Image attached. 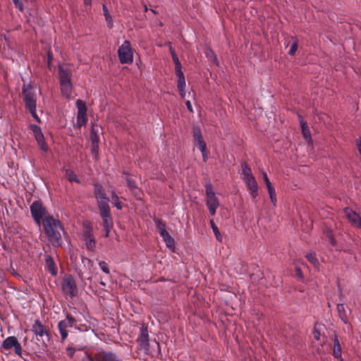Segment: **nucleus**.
Instances as JSON below:
<instances>
[{"instance_id": "obj_1", "label": "nucleus", "mask_w": 361, "mask_h": 361, "mask_svg": "<svg viewBox=\"0 0 361 361\" xmlns=\"http://www.w3.org/2000/svg\"><path fill=\"white\" fill-rule=\"evenodd\" d=\"M43 226L47 237L49 240L61 245V231H63L61 223L51 216H45L42 221Z\"/></svg>"}, {"instance_id": "obj_2", "label": "nucleus", "mask_w": 361, "mask_h": 361, "mask_svg": "<svg viewBox=\"0 0 361 361\" xmlns=\"http://www.w3.org/2000/svg\"><path fill=\"white\" fill-rule=\"evenodd\" d=\"M23 94L24 96V101L25 102L26 107L30 112L32 116L37 122H39V118L38 117L36 112L37 98L34 87L30 84H28L27 85L24 84L23 87Z\"/></svg>"}, {"instance_id": "obj_3", "label": "nucleus", "mask_w": 361, "mask_h": 361, "mask_svg": "<svg viewBox=\"0 0 361 361\" xmlns=\"http://www.w3.org/2000/svg\"><path fill=\"white\" fill-rule=\"evenodd\" d=\"M240 176L250 191L251 196L255 198L258 195V185L252 173L251 169L245 163L241 164Z\"/></svg>"}, {"instance_id": "obj_4", "label": "nucleus", "mask_w": 361, "mask_h": 361, "mask_svg": "<svg viewBox=\"0 0 361 361\" xmlns=\"http://www.w3.org/2000/svg\"><path fill=\"white\" fill-rule=\"evenodd\" d=\"M59 75L61 93L66 98H69L72 92L71 73L64 66H60Z\"/></svg>"}, {"instance_id": "obj_5", "label": "nucleus", "mask_w": 361, "mask_h": 361, "mask_svg": "<svg viewBox=\"0 0 361 361\" xmlns=\"http://www.w3.org/2000/svg\"><path fill=\"white\" fill-rule=\"evenodd\" d=\"M205 195L207 197L206 204L211 216H214L217 208L219 207V201L213 190V185L210 181L204 184Z\"/></svg>"}, {"instance_id": "obj_6", "label": "nucleus", "mask_w": 361, "mask_h": 361, "mask_svg": "<svg viewBox=\"0 0 361 361\" xmlns=\"http://www.w3.org/2000/svg\"><path fill=\"white\" fill-rule=\"evenodd\" d=\"M82 361H119L117 356L111 351H98L94 355L84 352Z\"/></svg>"}, {"instance_id": "obj_7", "label": "nucleus", "mask_w": 361, "mask_h": 361, "mask_svg": "<svg viewBox=\"0 0 361 361\" xmlns=\"http://www.w3.org/2000/svg\"><path fill=\"white\" fill-rule=\"evenodd\" d=\"M31 331L33 332L36 338L42 342L43 347H47V341H49V333L46 327L40 322L39 320H36L32 326Z\"/></svg>"}, {"instance_id": "obj_8", "label": "nucleus", "mask_w": 361, "mask_h": 361, "mask_svg": "<svg viewBox=\"0 0 361 361\" xmlns=\"http://www.w3.org/2000/svg\"><path fill=\"white\" fill-rule=\"evenodd\" d=\"M118 55L121 63H131L133 61V51L131 48L130 43L128 40L119 47L118 50Z\"/></svg>"}, {"instance_id": "obj_9", "label": "nucleus", "mask_w": 361, "mask_h": 361, "mask_svg": "<svg viewBox=\"0 0 361 361\" xmlns=\"http://www.w3.org/2000/svg\"><path fill=\"white\" fill-rule=\"evenodd\" d=\"M62 291L71 298L75 297L78 293L75 281L71 275H66L62 281Z\"/></svg>"}, {"instance_id": "obj_10", "label": "nucleus", "mask_w": 361, "mask_h": 361, "mask_svg": "<svg viewBox=\"0 0 361 361\" xmlns=\"http://www.w3.org/2000/svg\"><path fill=\"white\" fill-rule=\"evenodd\" d=\"M75 104L78 108L77 126L81 127L86 125L87 122V108L85 104L80 99H78Z\"/></svg>"}, {"instance_id": "obj_11", "label": "nucleus", "mask_w": 361, "mask_h": 361, "mask_svg": "<svg viewBox=\"0 0 361 361\" xmlns=\"http://www.w3.org/2000/svg\"><path fill=\"white\" fill-rule=\"evenodd\" d=\"M2 348H4L5 350H10L12 348H14L15 353L19 355L22 356V347L20 343L18 342L17 338L13 336H8L7 337L2 343L1 345Z\"/></svg>"}, {"instance_id": "obj_12", "label": "nucleus", "mask_w": 361, "mask_h": 361, "mask_svg": "<svg viewBox=\"0 0 361 361\" xmlns=\"http://www.w3.org/2000/svg\"><path fill=\"white\" fill-rule=\"evenodd\" d=\"M30 212L36 223L39 225L46 209L39 202L36 201L31 204Z\"/></svg>"}, {"instance_id": "obj_13", "label": "nucleus", "mask_w": 361, "mask_h": 361, "mask_svg": "<svg viewBox=\"0 0 361 361\" xmlns=\"http://www.w3.org/2000/svg\"><path fill=\"white\" fill-rule=\"evenodd\" d=\"M75 319L70 315H67L65 319L61 320V322H59L58 328L62 341H64L68 336L67 329L72 327L75 324Z\"/></svg>"}, {"instance_id": "obj_14", "label": "nucleus", "mask_w": 361, "mask_h": 361, "mask_svg": "<svg viewBox=\"0 0 361 361\" xmlns=\"http://www.w3.org/2000/svg\"><path fill=\"white\" fill-rule=\"evenodd\" d=\"M30 128L40 149L47 152L49 148L45 142L41 128L37 125L32 124L30 126Z\"/></svg>"}, {"instance_id": "obj_15", "label": "nucleus", "mask_w": 361, "mask_h": 361, "mask_svg": "<svg viewBox=\"0 0 361 361\" xmlns=\"http://www.w3.org/2000/svg\"><path fill=\"white\" fill-rule=\"evenodd\" d=\"M343 212L353 226L361 228V217L357 213L348 207L345 208Z\"/></svg>"}, {"instance_id": "obj_16", "label": "nucleus", "mask_w": 361, "mask_h": 361, "mask_svg": "<svg viewBox=\"0 0 361 361\" xmlns=\"http://www.w3.org/2000/svg\"><path fill=\"white\" fill-rule=\"evenodd\" d=\"M109 198L97 200L99 214L102 219L111 218L110 215V207L109 205Z\"/></svg>"}, {"instance_id": "obj_17", "label": "nucleus", "mask_w": 361, "mask_h": 361, "mask_svg": "<svg viewBox=\"0 0 361 361\" xmlns=\"http://www.w3.org/2000/svg\"><path fill=\"white\" fill-rule=\"evenodd\" d=\"M84 240L86 243L87 248L90 250H94L95 247V238L92 234L90 226H87L83 234Z\"/></svg>"}, {"instance_id": "obj_18", "label": "nucleus", "mask_w": 361, "mask_h": 361, "mask_svg": "<svg viewBox=\"0 0 361 361\" xmlns=\"http://www.w3.org/2000/svg\"><path fill=\"white\" fill-rule=\"evenodd\" d=\"M137 342L142 349L144 350H149V334L147 328L142 327L140 334L137 338Z\"/></svg>"}, {"instance_id": "obj_19", "label": "nucleus", "mask_w": 361, "mask_h": 361, "mask_svg": "<svg viewBox=\"0 0 361 361\" xmlns=\"http://www.w3.org/2000/svg\"><path fill=\"white\" fill-rule=\"evenodd\" d=\"M193 137L197 147L200 151H203L207 147L205 142L203 140L201 130L197 126H193Z\"/></svg>"}, {"instance_id": "obj_20", "label": "nucleus", "mask_w": 361, "mask_h": 361, "mask_svg": "<svg viewBox=\"0 0 361 361\" xmlns=\"http://www.w3.org/2000/svg\"><path fill=\"white\" fill-rule=\"evenodd\" d=\"M101 127L99 125L93 124L91 129L90 137L92 145H94V147H97V145L99 144V130Z\"/></svg>"}, {"instance_id": "obj_21", "label": "nucleus", "mask_w": 361, "mask_h": 361, "mask_svg": "<svg viewBox=\"0 0 361 361\" xmlns=\"http://www.w3.org/2000/svg\"><path fill=\"white\" fill-rule=\"evenodd\" d=\"M333 341H334L333 355L336 358L339 359V360H341V359H343L341 357L342 348H341V345L340 344L339 340L338 338V336L336 335H335Z\"/></svg>"}, {"instance_id": "obj_22", "label": "nucleus", "mask_w": 361, "mask_h": 361, "mask_svg": "<svg viewBox=\"0 0 361 361\" xmlns=\"http://www.w3.org/2000/svg\"><path fill=\"white\" fill-rule=\"evenodd\" d=\"M300 124H301V130L302 135L305 140L309 142L310 144L312 143V137H311V133L309 130V128L307 125V123L303 121V119L301 118L300 120Z\"/></svg>"}, {"instance_id": "obj_23", "label": "nucleus", "mask_w": 361, "mask_h": 361, "mask_svg": "<svg viewBox=\"0 0 361 361\" xmlns=\"http://www.w3.org/2000/svg\"><path fill=\"white\" fill-rule=\"evenodd\" d=\"M337 312L338 315L341 320L345 324H348L349 320L348 317L346 314L344 305L343 303H339L337 305Z\"/></svg>"}, {"instance_id": "obj_24", "label": "nucleus", "mask_w": 361, "mask_h": 361, "mask_svg": "<svg viewBox=\"0 0 361 361\" xmlns=\"http://www.w3.org/2000/svg\"><path fill=\"white\" fill-rule=\"evenodd\" d=\"M46 266L47 267L48 271L53 275L56 276L57 274V269L54 264V262L52 257L49 255L46 256L45 258Z\"/></svg>"}, {"instance_id": "obj_25", "label": "nucleus", "mask_w": 361, "mask_h": 361, "mask_svg": "<svg viewBox=\"0 0 361 361\" xmlns=\"http://www.w3.org/2000/svg\"><path fill=\"white\" fill-rule=\"evenodd\" d=\"M94 195H95L97 200H104L106 198H109L106 196V195L104 192V190L101 185L97 183V184H94Z\"/></svg>"}, {"instance_id": "obj_26", "label": "nucleus", "mask_w": 361, "mask_h": 361, "mask_svg": "<svg viewBox=\"0 0 361 361\" xmlns=\"http://www.w3.org/2000/svg\"><path fill=\"white\" fill-rule=\"evenodd\" d=\"M163 240L164 241L167 247L171 249V250H174L175 249V241L173 238L169 235V233L163 234L161 235Z\"/></svg>"}, {"instance_id": "obj_27", "label": "nucleus", "mask_w": 361, "mask_h": 361, "mask_svg": "<svg viewBox=\"0 0 361 361\" xmlns=\"http://www.w3.org/2000/svg\"><path fill=\"white\" fill-rule=\"evenodd\" d=\"M125 175L126 176V181L128 183V186L135 193V195L137 197L140 198V197L137 194V186L135 181L134 180H133L131 178H130V176L128 173H125Z\"/></svg>"}, {"instance_id": "obj_28", "label": "nucleus", "mask_w": 361, "mask_h": 361, "mask_svg": "<svg viewBox=\"0 0 361 361\" xmlns=\"http://www.w3.org/2000/svg\"><path fill=\"white\" fill-rule=\"evenodd\" d=\"M65 176L70 182H75L78 183H80V180L78 178L76 174L71 169H66Z\"/></svg>"}, {"instance_id": "obj_29", "label": "nucleus", "mask_w": 361, "mask_h": 361, "mask_svg": "<svg viewBox=\"0 0 361 361\" xmlns=\"http://www.w3.org/2000/svg\"><path fill=\"white\" fill-rule=\"evenodd\" d=\"M103 225L105 229V237H108L109 235L110 230L112 228V219L111 218L103 219Z\"/></svg>"}, {"instance_id": "obj_30", "label": "nucleus", "mask_w": 361, "mask_h": 361, "mask_svg": "<svg viewBox=\"0 0 361 361\" xmlns=\"http://www.w3.org/2000/svg\"><path fill=\"white\" fill-rule=\"evenodd\" d=\"M111 199H112L113 204H114V207H116V209H118L119 210L123 208V204H122L121 201L120 200L117 194L115 192V191H111Z\"/></svg>"}, {"instance_id": "obj_31", "label": "nucleus", "mask_w": 361, "mask_h": 361, "mask_svg": "<svg viewBox=\"0 0 361 361\" xmlns=\"http://www.w3.org/2000/svg\"><path fill=\"white\" fill-rule=\"evenodd\" d=\"M102 9L104 11V15L105 16L106 21L107 22L108 27L111 28L113 27V20L112 18L105 5H103Z\"/></svg>"}, {"instance_id": "obj_32", "label": "nucleus", "mask_w": 361, "mask_h": 361, "mask_svg": "<svg viewBox=\"0 0 361 361\" xmlns=\"http://www.w3.org/2000/svg\"><path fill=\"white\" fill-rule=\"evenodd\" d=\"M305 257L314 267H317L319 265V262L312 251L307 252L305 255Z\"/></svg>"}, {"instance_id": "obj_33", "label": "nucleus", "mask_w": 361, "mask_h": 361, "mask_svg": "<svg viewBox=\"0 0 361 361\" xmlns=\"http://www.w3.org/2000/svg\"><path fill=\"white\" fill-rule=\"evenodd\" d=\"M210 224H211V226H212V228L213 230V232L216 238V239L219 241L221 240V235L217 228V226L214 224V222L213 220H210Z\"/></svg>"}, {"instance_id": "obj_34", "label": "nucleus", "mask_w": 361, "mask_h": 361, "mask_svg": "<svg viewBox=\"0 0 361 361\" xmlns=\"http://www.w3.org/2000/svg\"><path fill=\"white\" fill-rule=\"evenodd\" d=\"M178 77V82H177V87L178 89H182L185 87V79L184 74L182 75H177Z\"/></svg>"}, {"instance_id": "obj_35", "label": "nucleus", "mask_w": 361, "mask_h": 361, "mask_svg": "<svg viewBox=\"0 0 361 361\" xmlns=\"http://www.w3.org/2000/svg\"><path fill=\"white\" fill-rule=\"evenodd\" d=\"M156 226L157 229L159 230L160 235L168 233L166 230V226L162 221H157Z\"/></svg>"}, {"instance_id": "obj_36", "label": "nucleus", "mask_w": 361, "mask_h": 361, "mask_svg": "<svg viewBox=\"0 0 361 361\" xmlns=\"http://www.w3.org/2000/svg\"><path fill=\"white\" fill-rule=\"evenodd\" d=\"M268 192H269V197L271 199L272 204H274V206H276L277 200H276V195L274 188L269 189L268 190Z\"/></svg>"}, {"instance_id": "obj_37", "label": "nucleus", "mask_w": 361, "mask_h": 361, "mask_svg": "<svg viewBox=\"0 0 361 361\" xmlns=\"http://www.w3.org/2000/svg\"><path fill=\"white\" fill-rule=\"evenodd\" d=\"M173 63L175 64L176 75H177L183 74V72L182 71V66L179 60L173 61Z\"/></svg>"}, {"instance_id": "obj_38", "label": "nucleus", "mask_w": 361, "mask_h": 361, "mask_svg": "<svg viewBox=\"0 0 361 361\" xmlns=\"http://www.w3.org/2000/svg\"><path fill=\"white\" fill-rule=\"evenodd\" d=\"M297 49H298V42L296 40H294V42L292 43L290 48L288 51V54L290 56L295 55V54L297 51Z\"/></svg>"}, {"instance_id": "obj_39", "label": "nucleus", "mask_w": 361, "mask_h": 361, "mask_svg": "<svg viewBox=\"0 0 361 361\" xmlns=\"http://www.w3.org/2000/svg\"><path fill=\"white\" fill-rule=\"evenodd\" d=\"M262 176H263V179L266 183L267 190H269V189H273L274 187L272 186L271 183L270 182L269 179L268 178L267 173L265 172H263Z\"/></svg>"}, {"instance_id": "obj_40", "label": "nucleus", "mask_w": 361, "mask_h": 361, "mask_svg": "<svg viewBox=\"0 0 361 361\" xmlns=\"http://www.w3.org/2000/svg\"><path fill=\"white\" fill-rule=\"evenodd\" d=\"M99 267L101 268V269L106 274H109V269L108 268V266L106 264V263L104 261H101L99 262Z\"/></svg>"}, {"instance_id": "obj_41", "label": "nucleus", "mask_w": 361, "mask_h": 361, "mask_svg": "<svg viewBox=\"0 0 361 361\" xmlns=\"http://www.w3.org/2000/svg\"><path fill=\"white\" fill-rule=\"evenodd\" d=\"M66 352H67V355L70 357H73V355L75 352V349L73 347H68L66 348Z\"/></svg>"}, {"instance_id": "obj_42", "label": "nucleus", "mask_w": 361, "mask_h": 361, "mask_svg": "<svg viewBox=\"0 0 361 361\" xmlns=\"http://www.w3.org/2000/svg\"><path fill=\"white\" fill-rule=\"evenodd\" d=\"M169 49H170V52H171L173 61H178L179 59H178L176 54L175 53L174 50L173 49L171 45H170Z\"/></svg>"}, {"instance_id": "obj_43", "label": "nucleus", "mask_w": 361, "mask_h": 361, "mask_svg": "<svg viewBox=\"0 0 361 361\" xmlns=\"http://www.w3.org/2000/svg\"><path fill=\"white\" fill-rule=\"evenodd\" d=\"M14 4L19 8V10L23 11V7L22 3L19 0H13Z\"/></svg>"}, {"instance_id": "obj_44", "label": "nucleus", "mask_w": 361, "mask_h": 361, "mask_svg": "<svg viewBox=\"0 0 361 361\" xmlns=\"http://www.w3.org/2000/svg\"><path fill=\"white\" fill-rule=\"evenodd\" d=\"M202 155V159L203 161L206 162L207 160V147H205V149L203 151H200Z\"/></svg>"}, {"instance_id": "obj_45", "label": "nucleus", "mask_w": 361, "mask_h": 361, "mask_svg": "<svg viewBox=\"0 0 361 361\" xmlns=\"http://www.w3.org/2000/svg\"><path fill=\"white\" fill-rule=\"evenodd\" d=\"M98 149H99V144L97 145V147H95L94 145H92V154H94L95 156L97 155V152H98Z\"/></svg>"}, {"instance_id": "obj_46", "label": "nucleus", "mask_w": 361, "mask_h": 361, "mask_svg": "<svg viewBox=\"0 0 361 361\" xmlns=\"http://www.w3.org/2000/svg\"><path fill=\"white\" fill-rule=\"evenodd\" d=\"M313 334H314V338L316 340H317V341L319 340V338H320V333H319V331L316 328H314Z\"/></svg>"}, {"instance_id": "obj_47", "label": "nucleus", "mask_w": 361, "mask_h": 361, "mask_svg": "<svg viewBox=\"0 0 361 361\" xmlns=\"http://www.w3.org/2000/svg\"><path fill=\"white\" fill-rule=\"evenodd\" d=\"M185 105L187 106V109L188 110L190 111V112H193V109H192V104L190 103V102L189 100H188L186 102H185Z\"/></svg>"}, {"instance_id": "obj_48", "label": "nucleus", "mask_w": 361, "mask_h": 361, "mask_svg": "<svg viewBox=\"0 0 361 361\" xmlns=\"http://www.w3.org/2000/svg\"><path fill=\"white\" fill-rule=\"evenodd\" d=\"M178 91L180 92V95L181 98H184L185 97V94H186L185 88L178 89Z\"/></svg>"}, {"instance_id": "obj_49", "label": "nucleus", "mask_w": 361, "mask_h": 361, "mask_svg": "<svg viewBox=\"0 0 361 361\" xmlns=\"http://www.w3.org/2000/svg\"><path fill=\"white\" fill-rule=\"evenodd\" d=\"M357 145L358 152L361 156V139H359L357 140Z\"/></svg>"}, {"instance_id": "obj_50", "label": "nucleus", "mask_w": 361, "mask_h": 361, "mask_svg": "<svg viewBox=\"0 0 361 361\" xmlns=\"http://www.w3.org/2000/svg\"><path fill=\"white\" fill-rule=\"evenodd\" d=\"M296 272H297V275L300 278L302 279L303 276H302V271H301V269L300 268H296Z\"/></svg>"}, {"instance_id": "obj_51", "label": "nucleus", "mask_w": 361, "mask_h": 361, "mask_svg": "<svg viewBox=\"0 0 361 361\" xmlns=\"http://www.w3.org/2000/svg\"><path fill=\"white\" fill-rule=\"evenodd\" d=\"M329 242L331 243V245L335 244V240L331 234L329 235Z\"/></svg>"}, {"instance_id": "obj_52", "label": "nucleus", "mask_w": 361, "mask_h": 361, "mask_svg": "<svg viewBox=\"0 0 361 361\" xmlns=\"http://www.w3.org/2000/svg\"><path fill=\"white\" fill-rule=\"evenodd\" d=\"M85 5L90 6L92 4V0H84Z\"/></svg>"}, {"instance_id": "obj_53", "label": "nucleus", "mask_w": 361, "mask_h": 361, "mask_svg": "<svg viewBox=\"0 0 361 361\" xmlns=\"http://www.w3.org/2000/svg\"><path fill=\"white\" fill-rule=\"evenodd\" d=\"M346 329L347 331L350 333V332H352L353 331V327L351 325H348L347 327H346Z\"/></svg>"}, {"instance_id": "obj_54", "label": "nucleus", "mask_w": 361, "mask_h": 361, "mask_svg": "<svg viewBox=\"0 0 361 361\" xmlns=\"http://www.w3.org/2000/svg\"><path fill=\"white\" fill-rule=\"evenodd\" d=\"M51 60V56H50V54H49V59H48V63H50V61Z\"/></svg>"}, {"instance_id": "obj_55", "label": "nucleus", "mask_w": 361, "mask_h": 361, "mask_svg": "<svg viewBox=\"0 0 361 361\" xmlns=\"http://www.w3.org/2000/svg\"><path fill=\"white\" fill-rule=\"evenodd\" d=\"M339 361H343V359H341V360H339Z\"/></svg>"}]
</instances>
